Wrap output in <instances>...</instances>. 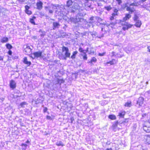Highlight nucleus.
<instances>
[{
    "mask_svg": "<svg viewBox=\"0 0 150 150\" xmlns=\"http://www.w3.org/2000/svg\"><path fill=\"white\" fill-rule=\"evenodd\" d=\"M73 2L71 0H68L66 2L65 5H61L60 8L66 11V13H74L77 11H80V10H83V8L82 7V4H78L77 3H75L72 6Z\"/></svg>",
    "mask_w": 150,
    "mask_h": 150,
    "instance_id": "f257e3e1",
    "label": "nucleus"
},
{
    "mask_svg": "<svg viewBox=\"0 0 150 150\" xmlns=\"http://www.w3.org/2000/svg\"><path fill=\"white\" fill-rule=\"evenodd\" d=\"M64 81L63 79L57 78L53 81V84L52 85L53 88L55 91H57L61 87V85L63 83Z\"/></svg>",
    "mask_w": 150,
    "mask_h": 150,
    "instance_id": "f03ea898",
    "label": "nucleus"
},
{
    "mask_svg": "<svg viewBox=\"0 0 150 150\" xmlns=\"http://www.w3.org/2000/svg\"><path fill=\"white\" fill-rule=\"evenodd\" d=\"M62 51L63 52H65L64 55L62 54L59 56V58L60 59L66 60L67 58L70 57L71 54L69 52L68 48L66 47L63 46L62 47Z\"/></svg>",
    "mask_w": 150,
    "mask_h": 150,
    "instance_id": "7ed1b4c3",
    "label": "nucleus"
},
{
    "mask_svg": "<svg viewBox=\"0 0 150 150\" xmlns=\"http://www.w3.org/2000/svg\"><path fill=\"white\" fill-rule=\"evenodd\" d=\"M60 5L58 4H51L48 6H45L44 7L45 10L46 11H49V13L50 14H52L54 10L52 9H56L57 7H59Z\"/></svg>",
    "mask_w": 150,
    "mask_h": 150,
    "instance_id": "20e7f679",
    "label": "nucleus"
},
{
    "mask_svg": "<svg viewBox=\"0 0 150 150\" xmlns=\"http://www.w3.org/2000/svg\"><path fill=\"white\" fill-rule=\"evenodd\" d=\"M120 23L123 27L122 29L124 31L128 30L129 28H132L133 25L126 22L125 21L120 20Z\"/></svg>",
    "mask_w": 150,
    "mask_h": 150,
    "instance_id": "39448f33",
    "label": "nucleus"
},
{
    "mask_svg": "<svg viewBox=\"0 0 150 150\" xmlns=\"http://www.w3.org/2000/svg\"><path fill=\"white\" fill-rule=\"evenodd\" d=\"M79 25L84 29H87L91 27V25L89 24L88 22L82 18L81 19V21L79 23Z\"/></svg>",
    "mask_w": 150,
    "mask_h": 150,
    "instance_id": "423d86ee",
    "label": "nucleus"
},
{
    "mask_svg": "<svg viewBox=\"0 0 150 150\" xmlns=\"http://www.w3.org/2000/svg\"><path fill=\"white\" fill-rule=\"evenodd\" d=\"M92 1L89 0H86L85 2V6L86 10H89L93 8V6L92 5Z\"/></svg>",
    "mask_w": 150,
    "mask_h": 150,
    "instance_id": "0eeeda50",
    "label": "nucleus"
},
{
    "mask_svg": "<svg viewBox=\"0 0 150 150\" xmlns=\"http://www.w3.org/2000/svg\"><path fill=\"white\" fill-rule=\"evenodd\" d=\"M82 18H79L78 16H76L75 17H72L70 19V21L74 23H78L79 25V23L81 21V19Z\"/></svg>",
    "mask_w": 150,
    "mask_h": 150,
    "instance_id": "6e6552de",
    "label": "nucleus"
},
{
    "mask_svg": "<svg viewBox=\"0 0 150 150\" xmlns=\"http://www.w3.org/2000/svg\"><path fill=\"white\" fill-rule=\"evenodd\" d=\"M128 3H127L125 4L124 6H123V7L125 8L126 7V10L127 11H129V13H132L134 12L135 11L134 8L133 7H131V6L128 5Z\"/></svg>",
    "mask_w": 150,
    "mask_h": 150,
    "instance_id": "1a4fd4ad",
    "label": "nucleus"
},
{
    "mask_svg": "<svg viewBox=\"0 0 150 150\" xmlns=\"http://www.w3.org/2000/svg\"><path fill=\"white\" fill-rule=\"evenodd\" d=\"M144 99L143 98L140 97L138 99V100L137 101V104H138L139 107V106H142L144 102Z\"/></svg>",
    "mask_w": 150,
    "mask_h": 150,
    "instance_id": "9d476101",
    "label": "nucleus"
},
{
    "mask_svg": "<svg viewBox=\"0 0 150 150\" xmlns=\"http://www.w3.org/2000/svg\"><path fill=\"white\" fill-rule=\"evenodd\" d=\"M42 54V51H39L34 52L33 53L34 55V58H38L41 57Z\"/></svg>",
    "mask_w": 150,
    "mask_h": 150,
    "instance_id": "9b49d317",
    "label": "nucleus"
},
{
    "mask_svg": "<svg viewBox=\"0 0 150 150\" xmlns=\"http://www.w3.org/2000/svg\"><path fill=\"white\" fill-rule=\"evenodd\" d=\"M43 4L42 1H39L36 4L37 9L39 10H41L43 8Z\"/></svg>",
    "mask_w": 150,
    "mask_h": 150,
    "instance_id": "f8f14e48",
    "label": "nucleus"
},
{
    "mask_svg": "<svg viewBox=\"0 0 150 150\" xmlns=\"http://www.w3.org/2000/svg\"><path fill=\"white\" fill-rule=\"evenodd\" d=\"M31 49L29 46H26V47L24 49V52L26 54L29 55L30 54Z\"/></svg>",
    "mask_w": 150,
    "mask_h": 150,
    "instance_id": "ddd939ff",
    "label": "nucleus"
},
{
    "mask_svg": "<svg viewBox=\"0 0 150 150\" xmlns=\"http://www.w3.org/2000/svg\"><path fill=\"white\" fill-rule=\"evenodd\" d=\"M10 87L12 89L15 88L16 87V83L14 80H12L10 83Z\"/></svg>",
    "mask_w": 150,
    "mask_h": 150,
    "instance_id": "4468645a",
    "label": "nucleus"
},
{
    "mask_svg": "<svg viewBox=\"0 0 150 150\" xmlns=\"http://www.w3.org/2000/svg\"><path fill=\"white\" fill-rule=\"evenodd\" d=\"M97 60L96 58L95 57H93L91 58L90 61L88 60V63H90V65L91 66L94 65L93 63H96L97 62Z\"/></svg>",
    "mask_w": 150,
    "mask_h": 150,
    "instance_id": "2eb2a0df",
    "label": "nucleus"
},
{
    "mask_svg": "<svg viewBox=\"0 0 150 150\" xmlns=\"http://www.w3.org/2000/svg\"><path fill=\"white\" fill-rule=\"evenodd\" d=\"M144 139L145 140L146 143L148 144H150V135H145Z\"/></svg>",
    "mask_w": 150,
    "mask_h": 150,
    "instance_id": "dca6fc26",
    "label": "nucleus"
},
{
    "mask_svg": "<svg viewBox=\"0 0 150 150\" xmlns=\"http://www.w3.org/2000/svg\"><path fill=\"white\" fill-rule=\"evenodd\" d=\"M25 12L27 14L30 15L32 14V12L31 11H29L28 9L30 8V7L28 5L25 6Z\"/></svg>",
    "mask_w": 150,
    "mask_h": 150,
    "instance_id": "f3484780",
    "label": "nucleus"
},
{
    "mask_svg": "<svg viewBox=\"0 0 150 150\" xmlns=\"http://www.w3.org/2000/svg\"><path fill=\"white\" fill-rule=\"evenodd\" d=\"M60 25L58 22H54L53 23V29L55 30L57 28H59Z\"/></svg>",
    "mask_w": 150,
    "mask_h": 150,
    "instance_id": "a211bd4d",
    "label": "nucleus"
},
{
    "mask_svg": "<svg viewBox=\"0 0 150 150\" xmlns=\"http://www.w3.org/2000/svg\"><path fill=\"white\" fill-rule=\"evenodd\" d=\"M143 129L146 132H150V126H147L146 125H144L143 127Z\"/></svg>",
    "mask_w": 150,
    "mask_h": 150,
    "instance_id": "6ab92c4d",
    "label": "nucleus"
},
{
    "mask_svg": "<svg viewBox=\"0 0 150 150\" xmlns=\"http://www.w3.org/2000/svg\"><path fill=\"white\" fill-rule=\"evenodd\" d=\"M125 113L126 112L125 111H121L119 112L117 116H119L120 117L124 118Z\"/></svg>",
    "mask_w": 150,
    "mask_h": 150,
    "instance_id": "aec40b11",
    "label": "nucleus"
},
{
    "mask_svg": "<svg viewBox=\"0 0 150 150\" xmlns=\"http://www.w3.org/2000/svg\"><path fill=\"white\" fill-rule=\"evenodd\" d=\"M23 62L25 64L28 65V66H30L31 64L30 62L27 61V59L26 57H25L24 58Z\"/></svg>",
    "mask_w": 150,
    "mask_h": 150,
    "instance_id": "412c9836",
    "label": "nucleus"
},
{
    "mask_svg": "<svg viewBox=\"0 0 150 150\" xmlns=\"http://www.w3.org/2000/svg\"><path fill=\"white\" fill-rule=\"evenodd\" d=\"M136 22L135 25L137 27H140L141 25L142 22L141 21L139 20L135 21Z\"/></svg>",
    "mask_w": 150,
    "mask_h": 150,
    "instance_id": "4be33fe9",
    "label": "nucleus"
},
{
    "mask_svg": "<svg viewBox=\"0 0 150 150\" xmlns=\"http://www.w3.org/2000/svg\"><path fill=\"white\" fill-rule=\"evenodd\" d=\"M136 148L137 150H146L145 147L141 145H139Z\"/></svg>",
    "mask_w": 150,
    "mask_h": 150,
    "instance_id": "5701e85b",
    "label": "nucleus"
},
{
    "mask_svg": "<svg viewBox=\"0 0 150 150\" xmlns=\"http://www.w3.org/2000/svg\"><path fill=\"white\" fill-rule=\"evenodd\" d=\"M56 144L58 146H61L62 147L64 145L63 143L61 141H57L56 142Z\"/></svg>",
    "mask_w": 150,
    "mask_h": 150,
    "instance_id": "b1692460",
    "label": "nucleus"
},
{
    "mask_svg": "<svg viewBox=\"0 0 150 150\" xmlns=\"http://www.w3.org/2000/svg\"><path fill=\"white\" fill-rule=\"evenodd\" d=\"M8 39L7 37H4L1 39V42L2 43H5L8 42Z\"/></svg>",
    "mask_w": 150,
    "mask_h": 150,
    "instance_id": "393cba45",
    "label": "nucleus"
},
{
    "mask_svg": "<svg viewBox=\"0 0 150 150\" xmlns=\"http://www.w3.org/2000/svg\"><path fill=\"white\" fill-rule=\"evenodd\" d=\"M78 53V52L76 51L72 53V55L71 56V58L72 59H74L76 58V54Z\"/></svg>",
    "mask_w": 150,
    "mask_h": 150,
    "instance_id": "a878e982",
    "label": "nucleus"
},
{
    "mask_svg": "<svg viewBox=\"0 0 150 150\" xmlns=\"http://www.w3.org/2000/svg\"><path fill=\"white\" fill-rule=\"evenodd\" d=\"M36 19V17L35 16H33L32 18H30V22L33 25H35V23L34 21V20Z\"/></svg>",
    "mask_w": 150,
    "mask_h": 150,
    "instance_id": "bb28decb",
    "label": "nucleus"
},
{
    "mask_svg": "<svg viewBox=\"0 0 150 150\" xmlns=\"http://www.w3.org/2000/svg\"><path fill=\"white\" fill-rule=\"evenodd\" d=\"M108 118L112 120H115L116 119V116L114 115H109L108 116Z\"/></svg>",
    "mask_w": 150,
    "mask_h": 150,
    "instance_id": "cd10ccee",
    "label": "nucleus"
},
{
    "mask_svg": "<svg viewBox=\"0 0 150 150\" xmlns=\"http://www.w3.org/2000/svg\"><path fill=\"white\" fill-rule=\"evenodd\" d=\"M116 60L114 59H112L111 61L107 63V64H110V65H113L116 64Z\"/></svg>",
    "mask_w": 150,
    "mask_h": 150,
    "instance_id": "c85d7f7f",
    "label": "nucleus"
},
{
    "mask_svg": "<svg viewBox=\"0 0 150 150\" xmlns=\"http://www.w3.org/2000/svg\"><path fill=\"white\" fill-rule=\"evenodd\" d=\"M132 102L130 101H128L124 105L125 107H130L132 105Z\"/></svg>",
    "mask_w": 150,
    "mask_h": 150,
    "instance_id": "c756f323",
    "label": "nucleus"
},
{
    "mask_svg": "<svg viewBox=\"0 0 150 150\" xmlns=\"http://www.w3.org/2000/svg\"><path fill=\"white\" fill-rule=\"evenodd\" d=\"M39 32L41 33L40 34L41 37H43L45 35L46 33L45 31H43L42 30L40 29L39 31Z\"/></svg>",
    "mask_w": 150,
    "mask_h": 150,
    "instance_id": "7c9ffc66",
    "label": "nucleus"
},
{
    "mask_svg": "<svg viewBox=\"0 0 150 150\" xmlns=\"http://www.w3.org/2000/svg\"><path fill=\"white\" fill-rule=\"evenodd\" d=\"M112 7L110 5L107 6H105L104 7V9L107 10L108 11H109L112 9Z\"/></svg>",
    "mask_w": 150,
    "mask_h": 150,
    "instance_id": "2f4dec72",
    "label": "nucleus"
},
{
    "mask_svg": "<svg viewBox=\"0 0 150 150\" xmlns=\"http://www.w3.org/2000/svg\"><path fill=\"white\" fill-rule=\"evenodd\" d=\"M6 48L9 49V50H10L13 48L12 46L9 43H7L6 44Z\"/></svg>",
    "mask_w": 150,
    "mask_h": 150,
    "instance_id": "473e14b6",
    "label": "nucleus"
},
{
    "mask_svg": "<svg viewBox=\"0 0 150 150\" xmlns=\"http://www.w3.org/2000/svg\"><path fill=\"white\" fill-rule=\"evenodd\" d=\"M89 33L93 37V36H96L97 35V33L95 31H93V32H89Z\"/></svg>",
    "mask_w": 150,
    "mask_h": 150,
    "instance_id": "72a5a7b5",
    "label": "nucleus"
},
{
    "mask_svg": "<svg viewBox=\"0 0 150 150\" xmlns=\"http://www.w3.org/2000/svg\"><path fill=\"white\" fill-rule=\"evenodd\" d=\"M116 23L115 22V21H114V22H112L111 21L110 23V24L107 23V24H106V25L108 27L110 26V25H115L116 24Z\"/></svg>",
    "mask_w": 150,
    "mask_h": 150,
    "instance_id": "f704fd0d",
    "label": "nucleus"
},
{
    "mask_svg": "<svg viewBox=\"0 0 150 150\" xmlns=\"http://www.w3.org/2000/svg\"><path fill=\"white\" fill-rule=\"evenodd\" d=\"M21 146L22 147V149L25 150L26 149L28 146V145L26 144L23 143L22 144Z\"/></svg>",
    "mask_w": 150,
    "mask_h": 150,
    "instance_id": "c9c22d12",
    "label": "nucleus"
},
{
    "mask_svg": "<svg viewBox=\"0 0 150 150\" xmlns=\"http://www.w3.org/2000/svg\"><path fill=\"white\" fill-rule=\"evenodd\" d=\"M133 20L134 21H137L139 20V17L136 14H135L134 15V17L133 18Z\"/></svg>",
    "mask_w": 150,
    "mask_h": 150,
    "instance_id": "e433bc0d",
    "label": "nucleus"
},
{
    "mask_svg": "<svg viewBox=\"0 0 150 150\" xmlns=\"http://www.w3.org/2000/svg\"><path fill=\"white\" fill-rule=\"evenodd\" d=\"M84 55L82 54V55L83 56V59L84 60H86L87 59V55L86 53H84Z\"/></svg>",
    "mask_w": 150,
    "mask_h": 150,
    "instance_id": "4c0bfd02",
    "label": "nucleus"
},
{
    "mask_svg": "<svg viewBox=\"0 0 150 150\" xmlns=\"http://www.w3.org/2000/svg\"><path fill=\"white\" fill-rule=\"evenodd\" d=\"M95 19L96 20H97L99 23H100V22L102 21L103 20L102 19L98 17H95Z\"/></svg>",
    "mask_w": 150,
    "mask_h": 150,
    "instance_id": "58836bf2",
    "label": "nucleus"
},
{
    "mask_svg": "<svg viewBox=\"0 0 150 150\" xmlns=\"http://www.w3.org/2000/svg\"><path fill=\"white\" fill-rule=\"evenodd\" d=\"M27 103L26 102H22L20 104V105L21 107L24 108L25 106L26 105Z\"/></svg>",
    "mask_w": 150,
    "mask_h": 150,
    "instance_id": "ea45409f",
    "label": "nucleus"
},
{
    "mask_svg": "<svg viewBox=\"0 0 150 150\" xmlns=\"http://www.w3.org/2000/svg\"><path fill=\"white\" fill-rule=\"evenodd\" d=\"M79 51L80 52L83 53V54H84V53H86L85 52V50H83V48L81 47H80L79 48Z\"/></svg>",
    "mask_w": 150,
    "mask_h": 150,
    "instance_id": "a19ab883",
    "label": "nucleus"
},
{
    "mask_svg": "<svg viewBox=\"0 0 150 150\" xmlns=\"http://www.w3.org/2000/svg\"><path fill=\"white\" fill-rule=\"evenodd\" d=\"M131 15L129 13L126 14L125 15V17L128 20L131 17Z\"/></svg>",
    "mask_w": 150,
    "mask_h": 150,
    "instance_id": "79ce46f5",
    "label": "nucleus"
},
{
    "mask_svg": "<svg viewBox=\"0 0 150 150\" xmlns=\"http://www.w3.org/2000/svg\"><path fill=\"white\" fill-rule=\"evenodd\" d=\"M95 21H89L88 22V23H89V24H90L91 25V27H93V23H94V22Z\"/></svg>",
    "mask_w": 150,
    "mask_h": 150,
    "instance_id": "37998d69",
    "label": "nucleus"
},
{
    "mask_svg": "<svg viewBox=\"0 0 150 150\" xmlns=\"http://www.w3.org/2000/svg\"><path fill=\"white\" fill-rule=\"evenodd\" d=\"M119 10V8H114V9H113V11L114 13H118V11Z\"/></svg>",
    "mask_w": 150,
    "mask_h": 150,
    "instance_id": "c03bdc74",
    "label": "nucleus"
},
{
    "mask_svg": "<svg viewBox=\"0 0 150 150\" xmlns=\"http://www.w3.org/2000/svg\"><path fill=\"white\" fill-rule=\"evenodd\" d=\"M130 6H137V4L136 3H133L129 4Z\"/></svg>",
    "mask_w": 150,
    "mask_h": 150,
    "instance_id": "a18cd8bd",
    "label": "nucleus"
},
{
    "mask_svg": "<svg viewBox=\"0 0 150 150\" xmlns=\"http://www.w3.org/2000/svg\"><path fill=\"white\" fill-rule=\"evenodd\" d=\"M39 13L40 15L41 16H45V14L44 13V12H39Z\"/></svg>",
    "mask_w": 150,
    "mask_h": 150,
    "instance_id": "49530a36",
    "label": "nucleus"
},
{
    "mask_svg": "<svg viewBox=\"0 0 150 150\" xmlns=\"http://www.w3.org/2000/svg\"><path fill=\"white\" fill-rule=\"evenodd\" d=\"M105 53H106L105 52H103L102 53H99L98 54V55L100 56H104Z\"/></svg>",
    "mask_w": 150,
    "mask_h": 150,
    "instance_id": "de8ad7c7",
    "label": "nucleus"
},
{
    "mask_svg": "<svg viewBox=\"0 0 150 150\" xmlns=\"http://www.w3.org/2000/svg\"><path fill=\"white\" fill-rule=\"evenodd\" d=\"M116 1L117 2V3L119 5H120L122 3V0H116Z\"/></svg>",
    "mask_w": 150,
    "mask_h": 150,
    "instance_id": "09e8293b",
    "label": "nucleus"
},
{
    "mask_svg": "<svg viewBox=\"0 0 150 150\" xmlns=\"http://www.w3.org/2000/svg\"><path fill=\"white\" fill-rule=\"evenodd\" d=\"M94 18H95V17L93 16H92L90 17V18L89 19V20L91 21H94Z\"/></svg>",
    "mask_w": 150,
    "mask_h": 150,
    "instance_id": "8fccbe9b",
    "label": "nucleus"
},
{
    "mask_svg": "<svg viewBox=\"0 0 150 150\" xmlns=\"http://www.w3.org/2000/svg\"><path fill=\"white\" fill-rule=\"evenodd\" d=\"M129 120V119H126L124 121L122 122L123 123H127Z\"/></svg>",
    "mask_w": 150,
    "mask_h": 150,
    "instance_id": "3c124183",
    "label": "nucleus"
},
{
    "mask_svg": "<svg viewBox=\"0 0 150 150\" xmlns=\"http://www.w3.org/2000/svg\"><path fill=\"white\" fill-rule=\"evenodd\" d=\"M8 53L9 55H11L12 54V52L11 50H9L8 52Z\"/></svg>",
    "mask_w": 150,
    "mask_h": 150,
    "instance_id": "603ef678",
    "label": "nucleus"
},
{
    "mask_svg": "<svg viewBox=\"0 0 150 150\" xmlns=\"http://www.w3.org/2000/svg\"><path fill=\"white\" fill-rule=\"evenodd\" d=\"M112 16H114V17H115L116 16L118 15V13H112Z\"/></svg>",
    "mask_w": 150,
    "mask_h": 150,
    "instance_id": "864d4df0",
    "label": "nucleus"
},
{
    "mask_svg": "<svg viewBox=\"0 0 150 150\" xmlns=\"http://www.w3.org/2000/svg\"><path fill=\"white\" fill-rule=\"evenodd\" d=\"M47 108L46 107H45V108H44L43 112H47Z\"/></svg>",
    "mask_w": 150,
    "mask_h": 150,
    "instance_id": "5fc2aeb1",
    "label": "nucleus"
},
{
    "mask_svg": "<svg viewBox=\"0 0 150 150\" xmlns=\"http://www.w3.org/2000/svg\"><path fill=\"white\" fill-rule=\"evenodd\" d=\"M128 19L125 16V17L123 18V20L122 21H126Z\"/></svg>",
    "mask_w": 150,
    "mask_h": 150,
    "instance_id": "6e6d98bb",
    "label": "nucleus"
},
{
    "mask_svg": "<svg viewBox=\"0 0 150 150\" xmlns=\"http://www.w3.org/2000/svg\"><path fill=\"white\" fill-rule=\"evenodd\" d=\"M114 16H112L111 17H110V20L112 21L114 20Z\"/></svg>",
    "mask_w": 150,
    "mask_h": 150,
    "instance_id": "4d7b16f0",
    "label": "nucleus"
},
{
    "mask_svg": "<svg viewBox=\"0 0 150 150\" xmlns=\"http://www.w3.org/2000/svg\"><path fill=\"white\" fill-rule=\"evenodd\" d=\"M148 96L150 98V90L147 92Z\"/></svg>",
    "mask_w": 150,
    "mask_h": 150,
    "instance_id": "13d9d810",
    "label": "nucleus"
},
{
    "mask_svg": "<svg viewBox=\"0 0 150 150\" xmlns=\"http://www.w3.org/2000/svg\"><path fill=\"white\" fill-rule=\"evenodd\" d=\"M118 124V121H116L115 123V124H114L115 126L117 127V125Z\"/></svg>",
    "mask_w": 150,
    "mask_h": 150,
    "instance_id": "bf43d9fd",
    "label": "nucleus"
},
{
    "mask_svg": "<svg viewBox=\"0 0 150 150\" xmlns=\"http://www.w3.org/2000/svg\"><path fill=\"white\" fill-rule=\"evenodd\" d=\"M3 57L2 56L0 57V60L3 61Z\"/></svg>",
    "mask_w": 150,
    "mask_h": 150,
    "instance_id": "052dcab7",
    "label": "nucleus"
},
{
    "mask_svg": "<svg viewBox=\"0 0 150 150\" xmlns=\"http://www.w3.org/2000/svg\"><path fill=\"white\" fill-rule=\"evenodd\" d=\"M47 118L48 119H50L51 118V117L50 116H47Z\"/></svg>",
    "mask_w": 150,
    "mask_h": 150,
    "instance_id": "680f3d73",
    "label": "nucleus"
},
{
    "mask_svg": "<svg viewBox=\"0 0 150 150\" xmlns=\"http://www.w3.org/2000/svg\"><path fill=\"white\" fill-rule=\"evenodd\" d=\"M115 52H112V56H115Z\"/></svg>",
    "mask_w": 150,
    "mask_h": 150,
    "instance_id": "e2e57ef3",
    "label": "nucleus"
},
{
    "mask_svg": "<svg viewBox=\"0 0 150 150\" xmlns=\"http://www.w3.org/2000/svg\"><path fill=\"white\" fill-rule=\"evenodd\" d=\"M148 51L150 52V46L148 47Z\"/></svg>",
    "mask_w": 150,
    "mask_h": 150,
    "instance_id": "0e129e2a",
    "label": "nucleus"
},
{
    "mask_svg": "<svg viewBox=\"0 0 150 150\" xmlns=\"http://www.w3.org/2000/svg\"><path fill=\"white\" fill-rule=\"evenodd\" d=\"M107 23H100V24H102V25H106V24H107Z\"/></svg>",
    "mask_w": 150,
    "mask_h": 150,
    "instance_id": "69168bd1",
    "label": "nucleus"
},
{
    "mask_svg": "<svg viewBox=\"0 0 150 150\" xmlns=\"http://www.w3.org/2000/svg\"><path fill=\"white\" fill-rule=\"evenodd\" d=\"M29 142H30V141H29V140H27L26 142V143H27V144H28V143H29Z\"/></svg>",
    "mask_w": 150,
    "mask_h": 150,
    "instance_id": "338daca9",
    "label": "nucleus"
},
{
    "mask_svg": "<svg viewBox=\"0 0 150 150\" xmlns=\"http://www.w3.org/2000/svg\"><path fill=\"white\" fill-rule=\"evenodd\" d=\"M106 150H112V149L111 148H108L106 149Z\"/></svg>",
    "mask_w": 150,
    "mask_h": 150,
    "instance_id": "774afa93",
    "label": "nucleus"
}]
</instances>
